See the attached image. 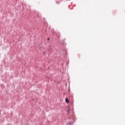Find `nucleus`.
<instances>
[{"mask_svg": "<svg viewBox=\"0 0 125 125\" xmlns=\"http://www.w3.org/2000/svg\"><path fill=\"white\" fill-rule=\"evenodd\" d=\"M65 102L67 103V104L69 103V100L67 98L65 99Z\"/></svg>", "mask_w": 125, "mask_h": 125, "instance_id": "f257e3e1", "label": "nucleus"}, {"mask_svg": "<svg viewBox=\"0 0 125 125\" xmlns=\"http://www.w3.org/2000/svg\"><path fill=\"white\" fill-rule=\"evenodd\" d=\"M47 40H48V41H49V38H47Z\"/></svg>", "mask_w": 125, "mask_h": 125, "instance_id": "f03ea898", "label": "nucleus"}]
</instances>
